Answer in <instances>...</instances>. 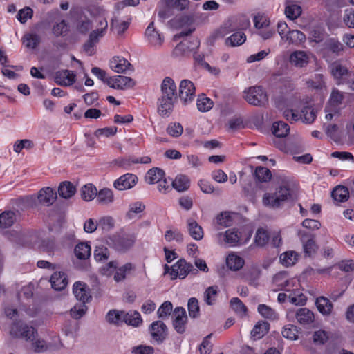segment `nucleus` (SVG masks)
<instances>
[{
	"mask_svg": "<svg viewBox=\"0 0 354 354\" xmlns=\"http://www.w3.org/2000/svg\"><path fill=\"white\" fill-rule=\"evenodd\" d=\"M244 99L250 104L262 106L268 102V96L261 86H252L243 92Z\"/></svg>",
	"mask_w": 354,
	"mask_h": 354,
	"instance_id": "nucleus-4",
	"label": "nucleus"
},
{
	"mask_svg": "<svg viewBox=\"0 0 354 354\" xmlns=\"http://www.w3.org/2000/svg\"><path fill=\"white\" fill-rule=\"evenodd\" d=\"M330 71L335 79H340L348 73L347 68L337 62L331 64Z\"/></svg>",
	"mask_w": 354,
	"mask_h": 354,
	"instance_id": "nucleus-58",
	"label": "nucleus"
},
{
	"mask_svg": "<svg viewBox=\"0 0 354 354\" xmlns=\"http://www.w3.org/2000/svg\"><path fill=\"white\" fill-rule=\"evenodd\" d=\"M315 304L320 313L324 315H329L333 309L332 302L326 297L321 296L316 299Z\"/></svg>",
	"mask_w": 354,
	"mask_h": 354,
	"instance_id": "nucleus-23",
	"label": "nucleus"
},
{
	"mask_svg": "<svg viewBox=\"0 0 354 354\" xmlns=\"http://www.w3.org/2000/svg\"><path fill=\"white\" fill-rule=\"evenodd\" d=\"M297 322L302 325H308L314 322L315 316L313 311L306 308H299L296 314Z\"/></svg>",
	"mask_w": 354,
	"mask_h": 354,
	"instance_id": "nucleus-19",
	"label": "nucleus"
},
{
	"mask_svg": "<svg viewBox=\"0 0 354 354\" xmlns=\"http://www.w3.org/2000/svg\"><path fill=\"white\" fill-rule=\"evenodd\" d=\"M306 40V37L304 33L298 30H288L287 32V37H286V41H288L290 44L299 46L304 43Z\"/></svg>",
	"mask_w": 354,
	"mask_h": 354,
	"instance_id": "nucleus-22",
	"label": "nucleus"
},
{
	"mask_svg": "<svg viewBox=\"0 0 354 354\" xmlns=\"http://www.w3.org/2000/svg\"><path fill=\"white\" fill-rule=\"evenodd\" d=\"M173 305L171 302L166 301L159 307L157 311L158 317L162 319L168 317L171 315Z\"/></svg>",
	"mask_w": 354,
	"mask_h": 354,
	"instance_id": "nucleus-59",
	"label": "nucleus"
},
{
	"mask_svg": "<svg viewBox=\"0 0 354 354\" xmlns=\"http://www.w3.org/2000/svg\"><path fill=\"white\" fill-rule=\"evenodd\" d=\"M138 180V177L136 175L127 173L115 180L113 187L120 191L129 189L136 185Z\"/></svg>",
	"mask_w": 354,
	"mask_h": 354,
	"instance_id": "nucleus-11",
	"label": "nucleus"
},
{
	"mask_svg": "<svg viewBox=\"0 0 354 354\" xmlns=\"http://www.w3.org/2000/svg\"><path fill=\"white\" fill-rule=\"evenodd\" d=\"M10 333L15 337L33 341L37 335V331L34 327L19 321L13 323Z\"/></svg>",
	"mask_w": 354,
	"mask_h": 354,
	"instance_id": "nucleus-3",
	"label": "nucleus"
},
{
	"mask_svg": "<svg viewBox=\"0 0 354 354\" xmlns=\"http://www.w3.org/2000/svg\"><path fill=\"white\" fill-rule=\"evenodd\" d=\"M122 322L134 327L138 326L142 322L140 314L137 311L124 312Z\"/></svg>",
	"mask_w": 354,
	"mask_h": 354,
	"instance_id": "nucleus-29",
	"label": "nucleus"
},
{
	"mask_svg": "<svg viewBox=\"0 0 354 354\" xmlns=\"http://www.w3.org/2000/svg\"><path fill=\"white\" fill-rule=\"evenodd\" d=\"M96 195L97 189L92 184H87L82 187L81 196L84 201H90L93 199Z\"/></svg>",
	"mask_w": 354,
	"mask_h": 354,
	"instance_id": "nucleus-45",
	"label": "nucleus"
},
{
	"mask_svg": "<svg viewBox=\"0 0 354 354\" xmlns=\"http://www.w3.org/2000/svg\"><path fill=\"white\" fill-rule=\"evenodd\" d=\"M93 27L92 21L86 17L81 19L77 24V30L79 32L86 34Z\"/></svg>",
	"mask_w": 354,
	"mask_h": 354,
	"instance_id": "nucleus-64",
	"label": "nucleus"
},
{
	"mask_svg": "<svg viewBox=\"0 0 354 354\" xmlns=\"http://www.w3.org/2000/svg\"><path fill=\"white\" fill-rule=\"evenodd\" d=\"M257 310L266 319L270 320H277L279 319V315L276 310L266 304H259L257 307Z\"/></svg>",
	"mask_w": 354,
	"mask_h": 354,
	"instance_id": "nucleus-37",
	"label": "nucleus"
},
{
	"mask_svg": "<svg viewBox=\"0 0 354 354\" xmlns=\"http://www.w3.org/2000/svg\"><path fill=\"white\" fill-rule=\"evenodd\" d=\"M183 131V126L178 122H171L167 128V132L172 137H179Z\"/></svg>",
	"mask_w": 354,
	"mask_h": 354,
	"instance_id": "nucleus-61",
	"label": "nucleus"
},
{
	"mask_svg": "<svg viewBox=\"0 0 354 354\" xmlns=\"http://www.w3.org/2000/svg\"><path fill=\"white\" fill-rule=\"evenodd\" d=\"M152 338L158 343H162L167 336V327L162 321H155L149 326Z\"/></svg>",
	"mask_w": 354,
	"mask_h": 354,
	"instance_id": "nucleus-10",
	"label": "nucleus"
},
{
	"mask_svg": "<svg viewBox=\"0 0 354 354\" xmlns=\"http://www.w3.org/2000/svg\"><path fill=\"white\" fill-rule=\"evenodd\" d=\"M96 197L98 203L103 205L111 204L114 201L113 192L108 188H104L100 189L98 192H97Z\"/></svg>",
	"mask_w": 354,
	"mask_h": 354,
	"instance_id": "nucleus-27",
	"label": "nucleus"
},
{
	"mask_svg": "<svg viewBox=\"0 0 354 354\" xmlns=\"http://www.w3.org/2000/svg\"><path fill=\"white\" fill-rule=\"evenodd\" d=\"M134 269L135 266L131 263L124 264L117 270L114 275V280L116 282L124 280L126 279V274Z\"/></svg>",
	"mask_w": 354,
	"mask_h": 354,
	"instance_id": "nucleus-44",
	"label": "nucleus"
},
{
	"mask_svg": "<svg viewBox=\"0 0 354 354\" xmlns=\"http://www.w3.org/2000/svg\"><path fill=\"white\" fill-rule=\"evenodd\" d=\"M145 209V205L142 202H134L129 205V209L126 214L129 219H133L135 214L142 212Z\"/></svg>",
	"mask_w": 354,
	"mask_h": 354,
	"instance_id": "nucleus-54",
	"label": "nucleus"
},
{
	"mask_svg": "<svg viewBox=\"0 0 354 354\" xmlns=\"http://www.w3.org/2000/svg\"><path fill=\"white\" fill-rule=\"evenodd\" d=\"M73 292L77 299L82 301L84 304L88 302L91 297L88 288L85 283L80 281L74 283Z\"/></svg>",
	"mask_w": 354,
	"mask_h": 354,
	"instance_id": "nucleus-15",
	"label": "nucleus"
},
{
	"mask_svg": "<svg viewBox=\"0 0 354 354\" xmlns=\"http://www.w3.org/2000/svg\"><path fill=\"white\" fill-rule=\"evenodd\" d=\"M136 237L133 234L118 235L115 234L110 237L113 248L121 252L129 250L135 243Z\"/></svg>",
	"mask_w": 354,
	"mask_h": 354,
	"instance_id": "nucleus-6",
	"label": "nucleus"
},
{
	"mask_svg": "<svg viewBox=\"0 0 354 354\" xmlns=\"http://www.w3.org/2000/svg\"><path fill=\"white\" fill-rule=\"evenodd\" d=\"M273 281L278 287H280V290L290 291L288 289L286 288L290 283L286 272H281L276 274L273 277Z\"/></svg>",
	"mask_w": 354,
	"mask_h": 354,
	"instance_id": "nucleus-43",
	"label": "nucleus"
},
{
	"mask_svg": "<svg viewBox=\"0 0 354 354\" xmlns=\"http://www.w3.org/2000/svg\"><path fill=\"white\" fill-rule=\"evenodd\" d=\"M91 246L86 243H78L74 249V253L79 259H86L91 256Z\"/></svg>",
	"mask_w": 354,
	"mask_h": 354,
	"instance_id": "nucleus-33",
	"label": "nucleus"
},
{
	"mask_svg": "<svg viewBox=\"0 0 354 354\" xmlns=\"http://www.w3.org/2000/svg\"><path fill=\"white\" fill-rule=\"evenodd\" d=\"M227 266L232 270H239L244 265V260L234 254H230L226 259Z\"/></svg>",
	"mask_w": 354,
	"mask_h": 354,
	"instance_id": "nucleus-35",
	"label": "nucleus"
},
{
	"mask_svg": "<svg viewBox=\"0 0 354 354\" xmlns=\"http://www.w3.org/2000/svg\"><path fill=\"white\" fill-rule=\"evenodd\" d=\"M129 27V23L124 21H120L115 18L111 20V28L115 30L118 35H122Z\"/></svg>",
	"mask_w": 354,
	"mask_h": 354,
	"instance_id": "nucleus-63",
	"label": "nucleus"
},
{
	"mask_svg": "<svg viewBox=\"0 0 354 354\" xmlns=\"http://www.w3.org/2000/svg\"><path fill=\"white\" fill-rule=\"evenodd\" d=\"M299 113L301 115L300 120L306 123H312L316 116L314 109L308 106H304Z\"/></svg>",
	"mask_w": 354,
	"mask_h": 354,
	"instance_id": "nucleus-57",
	"label": "nucleus"
},
{
	"mask_svg": "<svg viewBox=\"0 0 354 354\" xmlns=\"http://www.w3.org/2000/svg\"><path fill=\"white\" fill-rule=\"evenodd\" d=\"M16 221L15 213L12 211H5L0 214V227L8 228Z\"/></svg>",
	"mask_w": 354,
	"mask_h": 354,
	"instance_id": "nucleus-38",
	"label": "nucleus"
},
{
	"mask_svg": "<svg viewBox=\"0 0 354 354\" xmlns=\"http://www.w3.org/2000/svg\"><path fill=\"white\" fill-rule=\"evenodd\" d=\"M196 105L200 111L207 112L212 108L213 102L211 99L201 95L198 97Z\"/></svg>",
	"mask_w": 354,
	"mask_h": 354,
	"instance_id": "nucleus-50",
	"label": "nucleus"
},
{
	"mask_svg": "<svg viewBox=\"0 0 354 354\" xmlns=\"http://www.w3.org/2000/svg\"><path fill=\"white\" fill-rule=\"evenodd\" d=\"M294 0H286V6L285 14L288 18L291 20L297 19L301 14V8L300 6L293 3Z\"/></svg>",
	"mask_w": 354,
	"mask_h": 354,
	"instance_id": "nucleus-24",
	"label": "nucleus"
},
{
	"mask_svg": "<svg viewBox=\"0 0 354 354\" xmlns=\"http://www.w3.org/2000/svg\"><path fill=\"white\" fill-rule=\"evenodd\" d=\"M299 254L295 251H287L280 255V261L286 267L295 265L298 261Z\"/></svg>",
	"mask_w": 354,
	"mask_h": 354,
	"instance_id": "nucleus-34",
	"label": "nucleus"
},
{
	"mask_svg": "<svg viewBox=\"0 0 354 354\" xmlns=\"http://www.w3.org/2000/svg\"><path fill=\"white\" fill-rule=\"evenodd\" d=\"M246 39L245 35L242 32H236L228 37L225 41L227 46L234 47L243 44Z\"/></svg>",
	"mask_w": 354,
	"mask_h": 354,
	"instance_id": "nucleus-36",
	"label": "nucleus"
},
{
	"mask_svg": "<svg viewBox=\"0 0 354 354\" xmlns=\"http://www.w3.org/2000/svg\"><path fill=\"white\" fill-rule=\"evenodd\" d=\"M230 306L236 313L241 315H245L246 314L247 308L238 297H233L231 299Z\"/></svg>",
	"mask_w": 354,
	"mask_h": 354,
	"instance_id": "nucleus-60",
	"label": "nucleus"
},
{
	"mask_svg": "<svg viewBox=\"0 0 354 354\" xmlns=\"http://www.w3.org/2000/svg\"><path fill=\"white\" fill-rule=\"evenodd\" d=\"M290 128L288 124L282 121L275 122L272 124V133L278 138H283L288 135Z\"/></svg>",
	"mask_w": 354,
	"mask_h": 354,
	"instance_id": "nucleus-42",
	"label": "nucleus"
},
{
	"mask_svg": "<svg viewBox=\"0 0 354 354\" xmlns=\"http://www.w3.org/2000/svg\"><path fill=\"white\" fill-rule=\"evenodd\" d=\"M145 35L148 39V41L153 45V46H161L162 43L163 42V39L161 36V35L155 30L154 28V24L153 22H151L149 26H147L146 30H145Z\"/></svg>",
	"mask_w": 354,
	"mask_h": 354,
	"instance_id": "nucleus-20",
	"label": "nucleus"
},
{
	"mask_svg": "<svg viewBox=\"0 0 354 354\" xmlns=\"http://www.w3.org/2000/svg\"><path fill=\"white\" fill-rule=\"evenodd\" d=\"M225 241L232 246H234L241 243V233L235 229L227 230L224 234Z\"/></svg>",
	"mask_w": 354,
	"mask_h": 354,
	"instance_id": "nucleus-40",
	"label": "nucleus"
},
{
	"mask_svg": "<svg viewBox=\"0 0 354 354\" xmlns=\"http://www.w3.org/2000/svg\"><path fill=\"white\" fill-rule=\"evenodd\" d=\"M270 324L266 321L259 322L253 328L251 335L257 339L263 337L269 330Z\"/></svg>",
	"mask_w": 354,
	"mask_h": 354,
	"instance_id": "nucleus-30",
	"label": "nucleus"
},
{
	"mask_svg": "<svg viewBox=\"0 0 354 354\" xmlns=\"http://www.w3.org/2000/svg\"><path fill=\"white\" fill-rule=\"evenodd\" d=\"M332 197L338 202H345L349 198V192L344 186H337L332 192Z\"/></svg>",
	"mask_w": 354,
	"mask_h": 354,
	"instance_id": "nucleus-41",
	"label": "nucleus"
},
{
	"mask_svg": "<svg viewBox=\"0 0 354 354\" xmlns=\"http://www.w3.org/2000/svg\"><path fill=\"white\" fill-rule=\"evenodd\" d=\"M172 187L179 192H185L189 187L190 181L189 178L183 174L178 175L172 181Z\"/></svg>",
	"mask_w": 354,
	"mask_h": 354,
	"instance_id": "nucleus-28",
	"label": "nucleus"
},
{
	"mask_svg": "<svg viewBox=\"0 0 354 354\" xmlns=\"http://www.w3.org/2000/svg\"><path fill=\"white\" fill-rule=\"evenodd\" d=\"M51 286L55 290H64L68 284V279L64 272H55L50 279Z\"/></svg>",
	"mask_w": 354,
	"mask_h": 354,
	"instance_id": "nucleus-18",
	"label": "nucleus"
},
{
	"mask_svg": "<svg viewBox=\"0 0 354 354\" xmlns=\"http://www.w3.org/2000/svg\"><path fill=\"white\" fill-rule=\"evenodd\" d=\"M308 87L316 90H322L326 87L324 77L321 74H316L315 76L307 81Z\"/></svg>",
	"mask_w": 354,
	"mask_h": 354,
	"instance_id": "nucleus-46",
	"label": "nucleus"
},
{
	"mask_svg": "<svg viewBox=\"0 0 354 354\" xmlns=\"http://www.w3.org/2000/svg\"><path fill=\"white\" fill-rule=\"evenodd\" d=\"M291 197L289 188L286 186H281L275 193H266L263 197V204L269 207L278 208L281 204Z\"/></svg>",
	"mask_w": 354,
	"mask_h": 354,
	"instance_id": "nucleus-2",
	"label": "nucleus"
},
{
	"mask_svg": "<svg viewBox=\"0 0 354 354\" xmlns=\"http://www.w3.org/2000/svg\"><path fill=\"white\" fill-rule=\"evenodd\" d=\"M281 333L283 337L290 340H295L298 337L297 328L292 324H288L285 326L283 328Z\"/></svg>",
	"mask_w": 354,
	"mask_h": 354,
	"instance_id": "nucleus-56",
	"label": "nucleus"
},
{
	"mask_svg": "<svg viewBox=\"0 0 354 354\" xmlns=\"http://www.w3.org/2000/svg\"><path fill=\"white\" fill-rule=\"evenodd\" d=\"M23 42L28 48L35 49L41 42V37L36 33H27L23 37Z\"/></svg>",
	"mask_w": 354,
	"mask_h": 354,
	"instance_id": "nucleus-39",
	"label": "nucleus"
},
{
	"mask_svg": "<svg viewBox=\"0 0 354 354\" xmlns=\"http://www.w3.org/2000/svg\"><path fill=\"white\" fill-rule=\"evenodd\" d=\"M187 316L186 310L183 307H176L172 314V324L175 330L178 334H183L186 330Z\"/></svg>",
	"mask_w": 354,
	"mask_h": 354,
	"instance_id": "nucleus-7",
	"label": "nucleus"
},
{
	"mask_svg": "<svg viewBox=\"0 0 354 354\" xmlns=\"http://www.w3.org/2000/svg\"><path fill=\"white\" fill-rule=\"evenodd\" d=\"M196 88L192 82L183 80L179 85V97L184 104L192 102L195 97Z\"/></svg>",
	"mask_w": 354,
	"mask_h": 354,
	"instance_id": "nucleus-9",
	"label": "nucleus"
},
{
	"mask_svg": "<svg viewBox=\"0 0 354 354\" xmlns=\"http://www.w3.org/2000/svg\"><path fill=\"white\" fill-rule=\"evenodd\" d=\"M123 313L124 311L119 312L115 310H111L106 315V320L110 324L120 325L122 323Z\"/></svg>",
	"mask_w": 354,
	"mask_h": 354,
	"instance_id": "nucleus-52",
	"label": "nucleus"
},
{
	"mask_svg": "<svg viewBox=\"0 0 354 354\" xmlns=\"http://www.w3.org/2000/svg\"><path fill=\"white\" fill-rule=\"evenodd\" d=\"M269 236L268 232L263 228L258 229L254 236V243L256 245L263 247L267 244Z\"/></svg>",
	"mask_w": 354,
	"mask_h": 354,
	"instance_id": "nucleus-55",
	"label": "nucleus"
},
{
	"mask_svg": "<svg viewBox=\"0 0 354 354\" xmlns=\"http://www.w3.org/2000/svg\"><path fill=\"white\" fill-rule=\"evenodd\" d=\"M261 269L257 266H252L245 271L243 275V278L250 285H254L261 275Z\"/></svg>",
	"mask_w": 354,
	"mask_h": 354,
	"instance_id": "nucleus-32",
	"label": "nucleus"
},
{
	"mask_svg": "<svg viewBox=\"0 0 354 354\" xmlns=\"http://www.w3.org/2000/svg\"><path fill=\"white\" fill-rule=\"evenodd\" d=\"M114 80H116V86L115 89L124 90L126 88H130L135 86L134 80L127 76L116 75L114 76Z\"/></svg>",
	"mask_w": 354,
	"mask_h": 354,
	"instance_id": "nucleus-31",
	"label": "nucleus"
},
{
	"mask_svg": "<svg viewBox=\"0 0 354 354\" xmlns=\"http://www.w3.org/2000/svg\"><path fill=\"white\" fill-rule=\"evenodd\" d=\"M288 299L291 304L297 306L304 305L306 301V297L296 290L289 294Z\"/></svg>",
	"mask_w": 354,
	"mask_h": 354,
	"instance_id": "nucleus-51",
	"label": "nucleus"
},
{
	"mask_svg": "<svg viewBox=\"0 0 354 354\" xmlns=\"http://www.w3.org/2000/svg\"><path fill=\"white\" fill-rule=\"evenodd\" d=\"M170 0H160L158 5V16L161 21L174 15V8Z\"/></svg>",
	"mask_w": 354,
	"mask_h": 354,
	"instance_id": "nucleus-17",
	"label": "nucleus"
},
{
	"mask_svg": "<svg viewBox=\"0 0 354 354\" xmlns=\"http://www.w3.org/2000/svg\"><path fill=\"white\" fill-rule=\"evenodd\" d=\"M165 171L158 168L153 167L149 169L145 176V180L149 184H155L165 178Z\"/></svg>",
	"mask_w": 354,
	"mask_h": 354,
	"instance_id": "nucleus-25",
	"label": "nucleus"
},
{
	"mask_svg": "<svg viewBox=\"0 0 354 354\" xmlns=\"http://www.w3.org/2000/svg\"><path fill=\"white\" fill-rule=\"evenodd\" d=\"M301 241L303 242L304 252L306 256H310L312 254L315 252L317 250V245L315 244V240L313 238H310L306 241H305L302 237Z\"/></svg>",
	"mask_w": 354,
	"mask_h": 354,
	"instance_id": "nucleus-62",
	"label": "nucleus"
},
{
	"mask_svg": "<svg viewBox=\"0 0 354 354\" xmlns=\"http://www.w3.org/2000/svg\"><path fill=\"white\" fill-rule=\"evenodd\" d=\"M310 60V53L303 50H295L290 55V62L296 67H304Z\"/></svg>",
	"mask_w": 354,
	"mask_h": 354,
	"instance_id": "nucleus-14",
	"label": "nucleus"
},
{
	"mask_svg": "<svg viewBox=\"0 0 354 354\" xmlns=\"http://www.w3.org/2000/svg\"><path fill=\"white\" fill-rule=\"evenodd\" d=\"M199 45L200 41L197 38L184 39L175 47L173 50V55L176 57L185 56L187 53L198 48Z\"/></svg>",
	"mask_w": 354,
	"mask_h": 354,
	"instance_id": "nucleus-8",
	"label": "nucleus"
},
{
	"mask_svg": "<svg viewBox=\"0 0 354 354\" xmlns=\"http://www.w3.org/2000/svg\"><path fill=\"white\" fill-rule=\"evenodd\" d=\"M197 269L194 268L192 264L187 263L185 259H180L171 268L170 275L172 279L176 278L185 279L188 274H197Z\"/></svg>",
	"mask_w": 354,
	"mask_h": 354,
	"instance_id": "nucleus-5",
	"label": "nucleus"
},
{
	"mask_svg": "<svg viewBox=\"0 0 354 354\" xmlns=\"http://www.w3.org/2000/svg\"><path fill=\"white\" fill-rule=\"evenodd\" d=\"M218 288L216 286H212L206 289L204 293V300L208 305H213L218 295Z\"/></svg>",
	"mask_w": 354,
	"mask_h": 354,
	"instance_id": "nucleus-47",
	"label": "nucleus"
},
{
	"mask_svg": "<svg viewBox=\"0 0 354 354\" xmlns=\"http://www.w3.org/2000/svg\"><path fill=\"white\" fill-rule=\"evenodd\" d=\"M109 251L103 245H97L94 250V258L98 262H103L109 259Z\"/></svg>",
	"mask_w": 354,
	"mask_h": 354,
	"instance_id": "nucleus-53",
	"label": "nucleus"
},
{
	"mask_svg": "<svg viewBox=\"0 0 354 354\" xmlns=\"http://www.w3.org/2000/svg\"><path fill=\"white\" fill-rule=\"evenodd\" d=\"M75 192V186L69 181L62 182L58 187L59 196L65 199L71 198Z\"/></svg>",
	"mask_w": 354,
	"mask_h": 354,
	"instance_id": "nucleus-21",
	"label": "nucleus"
},
{
	"mask_svg": "<svg viewBox=\"0 0 354 354\" xmlns=\"http://www.w3.org/2000/svg\"><path fill=\"white\" fill-rule=\"evenodd\" d=\"M254 176L261 182H268L272 178L270 170L263 167H257L254 171Z\"/></svg>",
	"mask_w": 354,
	"mask_h": 354,
	"instance_id": "nucleus-48",
	"label": "nucleus"
},
{
	"mask_svg": "<svg viewBox=\"0 0 354 354\" xmlns=\"http://www.w3.org/2000/svg\"><path fill=\"white\" fill-rule=\"evenodd\" d=\"M57 197L56 191L49 187L40 189L37 196L39 203L46 206L52 205L57 199Z\"/></svg>",
	"mask_w": 354,
	"mask_h": 354,
	"instance_id": "nucleus-16",
	"label": "nucleus"
},
{
	"mask_svg": "<svg viewBox=\"0 0 354 354\" xmlns=\"http://www.w3.org/2000/svg\"><path fill=\"white\" fill-rule=\"evenodd\" d=\"M161 97L158 99V113L162 117H167L174 108L177 100L176 85L169 77H165L161 84Z\"/></svg>",
	"mask_w": 354,
	"mask_h": 354,
	"instance_id": "nucleus-1",
	"label": "nucleus"
},
{
	"mask_svg": "<svg viewBox=\"0 0 354 354\" xmlns=\"http://www.w3.org/2000/svg\"><path fill=\"white\" fill-rule=\"evenodd\" d=\"M109 66L114 72L118 73H127L128 71H133L131 63L122 57H113L109 62Z\"/></svg>",
	"mask_w": 354,
	"mask_h": 354,
	"instance_id": "nucleus-12",
	"label": "nucleus"
},
{
	"mask_svg": "<svg viewBox=\"0 0 354 354\" xmlns=\"http://www.w3.org/2000/svg\"><path fill=\"white\" fill-rule=\"evenodd\" d=\"M75 73L70 70H62L57 71L55 75V82L60 86H71L75 82Z\"/></svg>",
	"mask_w": 354,
	"mask_h": 354,
	"instance_id": "nucleus-13",
	"label": "nucleus"
},
{
	"mask_svg": "<svg viewBox=\"0 0 354 354\" xmlns=\"http://www.w3.org/2000/svg\"><path fill=\"white\" fill-rule=\"evenodd\" d=\"M187 223L189 235L195 240H201L203 237L202 227L192 218H189Z\"/></svg>",
	"mask_w": 354,
	"mask_h": 354,
	"instance_id": "nucleus-26",
	"label": "nucleus"
},
{
	"mask_svg": "<svg viewBox=\"0 0 354 354\" xmlns=\"http://www.w3.org/2000/svg\"><path fill=\"white\" fill-rule=\"evenodd\" d=\"M187 308L189 312V315L192 318H197L200 315V307L198 304V301L195 297H192L189 299L187 303Z\"/></svg>",
	"mask_w": 354,
	"mask_h": 354,
	"instance_id": "nucleus-49",
	"label": "nucleus"
}]
</instances>
